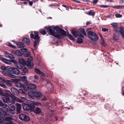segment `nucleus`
Wrapping results in <instances>:
<instances>
[{
    "instance_id": "62",
    "label": "nucleus",
    "mask_w": 124,
    "mask_h": 124,
    "mask_svg": "<svg viewBox=\"0 0 124 124\" xmlns=\"http://www.w3.org/2000/svg\"><path fill=\"white\" fill-rule=\"evenodd\" d=\"M24 83L26 84V85H28V81H27V79H26L25 80V81H24Z\"/></svg>"
},
{
    "instance_id": "30",
    "label": "nucleus",
    "mask_w": 124,
    "mask_h": 124,
    "mask_svg": "<svg viewBox=\"0 0 124 124\" xmlns=\"http://www.w3.org/2000/svg\"><path fill=\"white\" fill-rule=\"evenodd\" d=\"M25 116V115L24 114H22L20 115L19 116V118L22 120H23L24 117Z\"/></svg>"
},
{
    "instance_id": "63",
    "label": "nucleus",
    "mask_w": 124,
    "mask_h": 124,
    "mask_svg": "<svg viewBox=\"0 0 124 124\" xmlns=\"http://www.w3.org/2000/svg\"><path fill=\"white\" fill-rule=\"evenodd\" d=\"M9 46L11 47L14 48L15 47V46L14 45H13L11 44H9Z\"/></svg>"
},
{
    "instance_id": "60",
    "label": "nucleus",
    "mask_w": 124,
    "mask_h": 124,
    "mask_svg": "<svg viewBox=\"0 0 124 124\" xmlns=\"http://www.w3.org/2000/svg\"><path fill=\"white\" fill-rule=\"evenodd\" d=\"M0 95L3 96L4 95L2 93V91L1 89L0 88Z\"/></svg>"
},
{
    "instance_id": "33",
    "label": "nucleus",
    "mask_w": 124,
    "mask_h": 124,
    "mask_svg": "<svg viewBox=\"0 0 124 124\" xmlns=\"http://www.w3.org/2000/svg\"><path fill=\"white\" fill-rule=\"evenodd\" d=\"M68 36L69 38L71 40H75L73 38V36L71 34H69L68 32H67Z\"/></svg>"
},
{
    "instance_id": "2",
    "label": "nucleus",
    "mask_w": 124,
    "mask_h": 124,
    "mask_svg": "<svg viewBox=\"0 0 124 124\" xmlns=\"http://www.w3.org/2000/svg\"><path fill=\"white\" fill-rule=\"evenodd\" d=\"M92 29L89 28L86 30L87 33V36L91 40L94 41L97 40L98 38V37L96 33L93 31H92Z\"/></svg>"
},
{
    "instance_id": "16",
    "label": "nucleus",
    "mask_w": 124,
    "mask_h": 124,
    "mask_svg": "<svg viewBox=\"0 0 124 124\" xmlns=\"http://www.w3.org/2000/svg\"><path fill=\"white\" fill-rule=\"evenodd\" d=\"M120 32L122 38L124 39V29L123 27H120Z\"/></svg>"
},
{
    "instance_id": "61",
    "label": "nucleus",
    "mask_w": 124,
    "mask_h": 124,
    "mask_svg": "<svg viewBox=\"0 0 124 124\" xmlns=\"http://www.w3.org/2000/svg\"><path fill=\"white\" fill-rule=\"evenodd\" d=\"M34 78L35 79H38L39 78V77L37 75H35L34 76Z\"/></svg>"
},
{
    "instance_id": "44",
    "label": "nucleus",
    "mask_w": 124,
    "mask_h": 124,
    "mask_svg": "<svg viewBox=\"0 0 124 124\" xmlns=\"http://www.w3.org/2000/svg\"><path fill=\"white\" fill-rule=\"evenodd\" d=\"M16 65V66L18 69H21L22 68V66L20 64L17 63Z\"/></svg>"
},
{
    "instance_id": "38",
    "label": "nucleus",
    "mask_w": 124,
    "mask_h": 124,
    "mask_svg": "<svg viewBox=\"0 0 124 124\" xmlns=\"http://www.w3.org/2000/svg\"><path fill=\"white\" fill-rule=\"evenodd\" d=\"M18 93H22L23 94H24L25 93V92L23 91V90L22 89H19L18 90Z\"/></svg>"
},
{
    "instance_id": "9",
    "label": "nucleus",
    "mask_w": 124,
    "mask_h": 124,
    "mask_svg": "<svg viewBox=\"0 0 124 124\" xmlns=\"http://www.w3.org/2000/svg\"><path fill=\"white\" fill-rule=\"evenodd\" d=\"M22 105L23 106V108L24 110H28L30 109V105L24 103H23Z\"/></svg>"
},
{
    "instance_id": "64",
    "label": "nucleus",
    "mask_w": 124,
    "mask_h": 124,
    "mask_svg": "<svg viewBox=\"0 0 124 124\" xmlns=\"http://www.w3.org/2000/svg\"><path fill=\"white\" fill-rule=\"evenodd\" d=\"M107 30L105 28H103L102 30V31L103 32H106Z\"/></svg>"
},
{
    "instance_id": "39",
    "label": "nucleus",
    "mask_w": 124,
    "mask_h": 124,
    "mask_svg": "<svg viewBox=\"0 0 124 124\" xmlns=\"http://www.w3.org/2000/svg\"><path fill=\"white\" fill-rule=\"evenodd\" d=\"M22 71L24 73H26L28 71V69L25 67H23L22 69Z\"/></svg>"
},
{
    "instance_id": "5",
    "label": "nucleus",
    "mask_w": 124,
    "mask_h": 124,
    "mask_svg": "<svg viewBox=\"0 0 124 124\" xmlns=\"http://www.w3.org/2000/svg\"><path fill=\"white\" fill-rule=\"evenodd\" d=\"M8 67H6L4 66H3L1 67V69L2 70V73L4 75H7L8 74V72L9 71L8 70Z\"/></svg>"
},
{
    "instance_id": "56",
    "label": "nucleus",
    "mask_w": 124,
    "mask_h": 124,
    "mask_svg": "<svg viewBox=\"0 0 124 124\" xmlns=\"http://www.w3.org/2000/svg\"><path fill=\"white\" fill-rule=\"evenodd\" d=\"M34 107L30 105V109L31 111H34Z\"/></svg>"
},
{
    "instance_id": "29",
    "label": "nucleus",
    "mask_w": 124,
    "mask_h": 124,
    "mask_svg": "<svg viewBox=\"0 0 124 124\" xmlns=\"http://www.w3.org/2000/svg\"><path fill=\"white\" fill-rule=\"evenodd\" d=\"M72 33L75 38L76 37L78 36V34L77 32L75 31L72 30Z\"/></svg>"
},
{
    "instance_id": "31",
    "label": "nucleus",
    "mask_w": 124,
    "mask_h": 124,
    "mask_svg": "<svg viewBox=\"0 0 124 124\" xmlns=\"http://www.w3.org/2000/svg\"><path fill=\"white\" fill-rule=\"evenodd\" d=\"M1 60L3 62L7 63H8L9 62V61L5 58H2L1 59Z\"/></svg>"
},
{
    "instance_id": "59",
    "label": "nucleus",
    "mask_w": 124,
    "mask_h": 124,
    "mask_svg": "<svg viewBox=\"0 0 124 124\" xmlns=\"http://www.w3.org/2000/svg\"><path fill=\"white\" fill-rule=\"evenodd\" d=\"M78 36L79 37H81L83 38L84 37L83 35L81 33H80L78 35Z\"/></svg>"
},
{
    "instance_id": "20",
    "label": "nucleus",
    "mask_w": 124,
    "mask_h": 124,
    "mask_svg": "<svg viewBox=\"0 0 124 124\" xmlns=\"http://www.w3.org/2000/svg\"><path fill=\"white\" fill-rule=\"evenodd\" d=\"M23 41L27 45H29L30 43V40L26 38H24L23 39Z\"/></svg>"
},
{
    "instance_id": "45",
    "label": "nucleus",
    "mask_w": 124,
    "mask_h": 124,
    "mask_svg": "<svg viewBox=\"0 0 124 124\" xmlns=\"http://www.w3.org/2000/svg\"><path fill=\"white\" fill-rule=\"evenodd\" d=\"M122 7L124 8V6H115L113 7V8H122Z\"/></svg>"
},
{
    "instance_id": "40",
    "label": "nucleus",
    "mask_w": 124,
    "mask_h": 124,
    "mask_svg": "<svg viewBox=\"0 0 124 124\" xmlns=\"http://www.w3.org/2000/svg\"><path fill=\"white\" fill-rule=\"evenodd\" d=\"M30 119V118L29 117L25 115V116L24 117L23 121H29Z\"/></svg>"
},
{
    "instance_id": "54",
    "label": "nucleus",
    "mask_w": 124,
    "mask_h": 124,
    "mask_svg": "<svg viewBox=\"0 0 124 124\" xmlns=\"http://www.w3.org/2000/svg\"><path fill=\"white\" fill-rule=\"evenodd\" d=\"M113 38L115 40H116L118 39V37L116 36L115 35H114Z\"/></svg>"
},
{
    "instance_id": "41",
    "label": "nucleus",
    "mask_w": 124,
    "mask_h": 124,
    "mask_svg": "<svg viewBox=\"0 0 124 124\" xmlns=\"http://www.w3.org/2000/svg\"><path fill=\"white\" fill-rule=\"evenodd\" d=\"M77 41L78 43H81L83 42V40L81 38H78L77 39Z\"/></svg>"
},
{
    "instance_id": "34",
    "label": "nucleus",
    "mask_w": 124,
    "mask_h": 124,
    "mask_svg": "<svg viewBox=\"0 0 124 124\" xmlns=\"http://www.w3.org/2000/svg\"><path fill=\"white\" fill-rule=\"evenodd\" d=\"M9 72H8V74L7 75H5V76H8L9 77H10L11 78H14L15 77V76L13 75L10 74H9Z\"/></svg>"
},
{
    "instance_id": "24",
    "label": "nucleus",
    "mask_w": 124,
    "mask_h": 124,
    "mask_svg": "<svg viewBox=\"0 0 124 124\" xmlns=\"http://www.w3.org/2000/svg\"><path fill=\"white\" fill-rule=\"evenodd\" d=\"M7 106V104L5 103H3L2 101L0 100V106L2 107L3 108H5Z\"/></svg>"
},
{
    "instance_id": "22",
    "label": "nucleus",
    "mask_w": 124,
    "mask_h": 124,
    "mask_svg": "<svg viewBox=\"0 0 124 124\" xmlns=\"http://www.w3.org/2000/svg\"><path fill=\"white\" fill-rule=\"evenodd\" d=\"M30 89H35L36 87V86L34 84H30L28 85Z\"/></svg>"
},
{
    "instance_id": "50",
    "label": "nucleus",
    "mask_w": 124,
    "mask_h": 124,
    "mask_svg": "<svg viewBox=\"0 0 124 124\" xmlns=\"http://www.w3.org/2000/svg\"><path fill=\"white\" fill-rule=\"evenodd\" d=\"M35 71L38 74H40L41 72L40 70L37 69H35Z\"/></svg>"
},
{
    "instance_id": "10",
    "label": "nucleus",
    "mask_w": 124,
    "mask_h": 124,
    "mask_svg": "<svg viewBox=\"0 0 124 124\" xmlns=\"http://www.w3.org/2000/svg\"><path fill=\"white\" fill-rule=\"evenodd\" d=\"M16 110L18 113H21L22 108L21 105L20 104L17 103L16 104Z\"/></svg>"
},
{
    "instance_id": "51",
    "label": "nucleus",
    "mask_w": 124,
    "mask_h": 124,
    "mask_svg": "<svg viewBox=\"0 0 124 124\" xmlns=\"http://www.w3.org/2000/svg\"><path fill=\"white\" fill-rule=\"evenodd\" d=\"M0 86L4 88H7V86L3 84H0Z\"/></svg>"
},
{
    "instance_id": "27",
    "label": "nucleus",
    "mask_w": 124,
    "mask_h": 124,
    "mask_svg": "<svg viewBox=\"0 0 124 124\" xmlns=\"http://www.w3.org/2000/svg\"><path fill=\"white\" fill-rule=\"evenodd\" d=\"M27 77L26 76H24L21 77L19 79L20 81H22L23 82L26 79H27Z\"/></svg>"
},
{
    "instance_id": "4",
    "label": "nucleus",
    "mask_w": 124,
    "mask_h": 124,
    "mask_svg": "<svg viewBox=\"0 0 124 124\" xmlns=\"http://www.w3.org/2000/svg\"><path fill=\"white\" fill-rule=\"evenodd\" d=\"M3 97L2 98V100L4 102L6 103H10L12 104H14L15 102L14 101H11L9 97L8 96H5L4 94Z\"/></svg>"
},
{
    "instance_id": "18",
    "label": "nucleus",
    "mask_w": 124,
    "mask_h": 124,
    "mask_svg": "<svg viewBox=\"0 0 124 124\" xmlns=\"http://www.w3.org/2000/svg\"><path fill=\"white\" fill-rule=\"evenodd\" d=\"M5 56L6 57L12 59H14L15 58L13 55L9 53H6L5 54Z\"/></svg>"
},
{
    "instance_id": "47",
    "label": "nucleus",
    "mask_w": 124,
    "mask_h": 124,
    "mask_svg": "<svg viewBox=\"0 0 124 124\" xmlns=\"http://www.w3.org/2000/svg\"><path fill=\"white\" fill-rule=\"evenodd\" d=\"M31 54L30 52H28L25 53L24 54V56L26 57H28L30 56Z\"/></svg>"
},
{
    "instance_id": "1",
    "label": "nucleus",
    "mask_w": 124,
    "mask_h": 124,
    "mask_svg": "<svg viewBox=\"0 0 124 124\" xmlns=\"http://www.w3.org/2000/svg\"><path fill=\"white\" fill-rule=\"evenodd\" d=\"M47 30L50 35L58 38H62V36H65L67 35L65 31L59 28L58 26L49 27Z\"/></svg>"
},
{
    "instance_id": "12",
    "label": "nucleus",
    "mask_w": 124,
    "mask_h": 124,
    "mask_svg": "<svg viewBox=\"0 0 124 124\" xmlns=\"http://www.w3.org/2000/svg\"><path fill=\"white\" fill-rule=\"evenodd\" d=\"M15 85L17 87L22 88H23L24 86V85H23L22 83H21L18 82L16 81L15 82Z\"/></svg>"
},
{
    "instance_id": "52",
    "label": "nucleus",
    "mask_w": 124,
    "mask_h": 124,
    "mask_svg": "<svg viewBox=\"0 0 124 124\" xmlns=\"http://www.w3.org/2000/svg\"><path fill=\"white\" fill-rule=\"evenodd\" d=\"M0 80H1V82H4L5 81V78L2 77H0Z\"/></svg>"
},
{
    "instance_id": "19",
    "label": "nucleus",
    "mask_w": 124,
    "mask_h": 124,
    "mask_svg": "<svg viewBox=\"0 0 124 124\" xmlns=\"http://www.w3.org/2000/svg\"><path fill=\"white\" fill-rule=\"evenodd\" d=\"M12 92L15 94L16 95L18 93V90L16 88H12L11 89Z\"/></svg>"
},
{
    "instance_id": "13",
    "label": "nucleus",
    "mask_w": 124,
    "mask_h": 124,
    "mask_svg": "<svg viewBox=\"0 0 124 124\" xmlns=\"http://www.w3.org/2000/svg\"><path fill=\"white\" fill-rule=\"evenodd\" d=\"M11 70L13 73L16 75H18L19 73V70L15 68H12Z\"/></svg>"
},
{
    "instance_id": "21",
    "label": "nucleus",
    "mask_w": 124,
    "mask_h": 124,
    "mask_svg": "<svg viewBox=\"0 0 124 124\" xmlns=\"http://www.w3.org/2000/svg\"><path fill=\"white\" fill-rule=\"evenodd\" d=\"M41 109L37 107L34 110V112L36 114H38L41 112Z\"/></svg>"
},
{
    "instance_id": "11",
    "label": "nucleus",
    "mask_w": 124,
    "mask_h": 124,
    "mask_svg": "<svg viewBox=\"0 0 124 124\" xmlns=\"http://www.w3.org/2000/svg\"><path fill=\"white\" fill-rule=\"evenodd\" d=\"M10 97L12 99L11 101H14L15 102V101H17L18 102H22L21 100H19V98L17 97H16L13 95H10Z\"/></svg>"
},
{
    "instance_id": "25",
    "label": "nucleus",
    "mask_w": 124,
    "mask_h": 124,
    "mask_svg": "<svg viewBox=\"0 0 124 124\" xmlns=\"http://www.w3.org/2000/svg\"><path fill=\"white\" fill-rule=\"evenodd\" d=\"M16 55L18 56H21L22 55V53L19 50H17L15 52Z\"/></svg>"
},
{
    "instance_id": "17",
    "label": "nucleus",
    "mask_w": 124,
    "mask_h": 124,
    "mask_svg": "<svg viewBox=\"0 0 124 124\" xmlns=\"http://www.w3.org/2000/svg\"><path fill=\"white\" fill-rule=\"evenodd\" d=\"M78 31L80 32L83 34L84 36H86V33L84 29L83 28H79L78 29Z\"/></svg>"
},
{
    "instance_id": "15",
    "label": "nucleus",
    "mask_w": 124,
    "mask_h": 124,
    "mask_svg": "<svg viewBox=\"0 0 124 124\" xmlns=\"http://www.w3.org/2000/svg\"><path fill=\"white\" fill-rule=\"evenodd\" d=\"M18 60L19 62L23 65H24L26 64V62L23 58H19Z\"/></svg>"
},
{
    "instance_id": "35",
    "label": "nucleus",
    "mask_w": 124,
    "mask_h": 124,
    "mask_svg": "<svg viewBox=\"0 0 124 124\" xmlns=\"http://www.w3.org/2000/svg\"><path fill=\"white\" fill-rule=\"evenodd\" d=\"M33 104L37 106H41V104L40 102L38 101H34L33 102Z\"/></svg>"
},
{
    "instance_id": "53",
    "label": "nucleus",
    "mask_w": 124,
    "mask_h": 124,
    "mask_svg": "<svg viewBox=\"0 0 124 124\" xmlns=\"http://www.w3.org/2000/svg\"><path fill=\"white\" fill-rule=\"evenodd\" d=\"M33 58L32 56H30L28 59V61L27 62H30L32 60Z\"/></svg>"
},
{
    "instance_id": "42",
    "label": "nucleus",
    "mask_w": 124,
    "mask_h": 124,
    "mask_svg": "<svg viewBox=\"0 0 124 124\" xmlns=\"http://www.w3.org/2000/svg\"><path fill=\"white\" fill-rule=\"evenodd\" d=\"M39 41L38 40H36L34 42V46L35 47L36 46L39 44Z\"/></svg>"
},
{
    "instance_id": "3",
    "label": "nucleus",
    "mask_w": 124,
    "mask_h": 124,
    "mask_svg": "<svg viewBox=\"0 0 124 124\" xmlns=\"http://www.w3.org/2000/svg\"><path fill=\"white\" fill-rule=\"evenodd\" d=\"M8 108H5L4 110L6 112H9L12 115H14L15 112L13 111L15 109L16 107L14 105L12 104H9L8 106Z\"/></svg>"
},
{
    "instance_id": "28",
    "label": "nucleus",
    "mask_w": 124,
    "mask_h": 124,
    "mask_svg": "<svg viewBox=\"0 0 124 124\" xmlns=\"http://www.w3.org/2000/svg\"><path fill=\"white\" fill-rule=\"evenodd\" d=\"M24 90L26 91H29L30 89L29 86L27 85H24L23 87Z\"/></svg>"
},
{
    "instance_id": "36",
    "label": "nucleus",
    "mask_w": 124,
    "mask_h": 124,
    "mask_svg": "<svg viewBox=\"0 0 124 124\" xmlns=\"http://www.w3.org/2000/svg\"><path fill=\"white\" fill-rule=\"evenodd\" d=\"M88 15L89 16H94V12L92 10H90L88 12Z\"/></svg>"
},
{
    "instance_id": "57",
    "label": "nucleus",
    "mask_w": 124,
    "mask_h": 124,
    "mask_svg": "<svg viewBox=\"0 0 124 124\" xmlns=\"http://www.w3.org/2000/svg\"><path fill=\"white\" fill-rule=\"evenodd\" d=\"M4 124H13V122H9L5 123Z\"/></svg>"
},
{
    "instance_id": "46",
    "label": "nucleus",
    "mask_w": 124,
    "mask_h": 124,
    "mask_svg": "<svg viewBox=\"0 0 124 124\" xmlns=\"http://www.w3.org/2000/svg\"><path fill=\"white\" fill-rule=\"evenodd\" d=\"M116 18H120L122 16V15L120 14H116L115 15Z\"/></svg>"
},
{
    "instance_id": "37",
    "label": "nucleus",
    "mask_w": 124,
    "mask_h": 124,
    "mask_svg": "<svg viewBox=\"0 0 124 124\" xmlns=\"http://www.w3.org/2000/svg\"><path fill=\"white\" fill-rule=\"evenodd\" d=\"M40 32L43 35H45L46 33V32L44 29H41L40 31Z\"/></svg>"
},
{
    "instance_id": "14",
    "label": "nucleus",
    "mask_w": 124,
    "mask_h": 124,
    "mask_svg": "<svg viewBox=\"0 0 124 124\" xmlns=\"http://www.w3.org/2000/svg\"><path fill=\"white\" fill-rule=\"evenodd\" d=\"M25 65L27 66L29 68H33L34 66L33 63L31 62H27Z\"/></svg>"
},
{
    "instance_id": "7",
    "label": "nucleus",
    "mask_w": 124,
    "mask_h": 124,
    "mask_svg": "<svg viewBox=\"0 0 124 124\" xmlns=\"http://www.w3.org/2000/svg\"><path fill=\"white\" fill-rule=\"evenodd\" d=\"M32 95L37 99H39L42 96V94L40 92H33L32 93Z\"/></svg>"
},
{
    "instance_id": "49",
    "label": "nucleus",
    "mask_w": 124,
    "mask_h": 124,
    "mask_svg": "<svg viewBox=\"0 0 124 124\" xmlns=\"http://www.w3.org/2000/svg\"><path fill=\"white\" fill-rule=\"evenodd\" d=\"M25 97H21V99H19V100H21V101H22V102H19L21 103L22 102H23L24 101V100H25Z\"/></svg>"
},
{
    "instance_id": "55",
    "label": "nucleus",
    "mask_w": 124,
    "mask_h": 124,
    "mask_svg": "<svg viewBox=\"0 0 124 124\" xmlns=\"http://www.w3.org/2000/svg\"><path fill=\"white\" fill-rule=\"evenodd\" d=\"M108 6L107 5H101L100 6V7L102 8H106L108 7Z\"/></svg>"
},
{
    "instance_id": "43",
    "label": "nucleus",
    "mask_w": 124,
    "mask_h": 124,
    "mask_svg": "<svg viewBox=\"0 0 124 124\" xmlns=\"http://www.w3.org/2000/svg\"><path fill=\"white\" fill-rule=\"evenodd\" d=\"M21 50L23 52H25L27 51L28 49L27 48L23 47L21 49Z\"/></svg>"
},
{
    "instance_id": "32",
    "label": "nucleus",
    "mask_w": 124,
    "mask_h": 124,
    "mask_svg": "<svg viewBox=\"0 0 124 124\" xmlns=\"http://www.w3.org/2000/svg\"><path fill=\"white\" fill-rule=\"evenodd\" d=\"M4 93L5 94H4L5 95V96H6V95H7V96H9L10 91H9L8 90H5L4 91Z\"/></svg>"
},
{
    "instance_id": "26",
    "label": "nucleus",
    "mask_w": 124,
    "mask_h": 124,
    "mask_svg": "<svg viewBox=\"0 0 124 124\" xmlns=\"http://www.w3.org/2000/svg\"><path fill=\"white\" fill-rule=\"evenodd\" d=\"M17 45L19 47H21L24 46V44L22 42H19L17 44Z\"/></svg>"
},
{
    "instance_id": "58",
    "label": "nucleus",
    "mask_w": 124,
    "mask_h": 124,
    "mask_svg": "<svg viewBox=\"0 0 124 124\" xmlns=\"http://www.w3.org/2000/svg\"><path fill=\"white\" fill-rule=\"evenodd\" d=\"M98 2V0H93V4H95L96 3Z\"/></svg>"
},
{
    "instance_id": "8",
    "label": "nucleus",
    "mask_w": 124,
    "mask_h": 124,
    "mask_svg": "<svg viewBox=\"0 0 124 124\" xmlns=\"http://www.w3.org/2000/svg\"><path fill=\"white\" fill-rule=\"evenodd\" d=\"M30 37L31 38H33L34 39H38L39 37L37 32H34V36L33 34L31 33L30 35Z\"/></svg>"
},
{
    "instance_id": "23",
    "label": "nucleus",
    "mask_w": 124,
    "mask_h": 124,
    "mask_svg": "<svg viewBox=\"0 0 124 124\" xmlns=\"http://www.w3.org/2000/svg\"><path fill=\"white\" fill-rule=\"evenodd\" d=\"M6 82L7 85L8 86H12V82L11 80H7L6 81Z\"/></svg>"
},
{
    "instance_id": "48",
    "label": "nucleus",
    "mask_w": 124,
    "mask_h": 124,
    "mask_svg": "<svg viewBox=\"0 0 124 124\" xmlns=\"http://www.w3.org/2000/svg\"><path fill=\"white\" fill-rule=\"evenodd\" d=\"M111 25L114 27H117V23H111Z\"/></svg>"
},
{
    "instance_id": "6",
    "label": "nucleus",
    "mask_w": 124,
    "mask_h": 124,
    "mask_svg": "<svg viewBox=\"0 0 124 124\" xmlns=\"http://www.w3.org/2000/svg\"><path fill=\"white\" fill-rule=\"evenodd\" d=\"M3 115H4L3 116L4 119L5 120L9 121L12 120V118L10 117V115L9 114H7L6 112H3Z\"/></svg>"
}]
</instances>
